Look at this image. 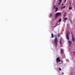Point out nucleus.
<instances>
[{"label": "nucleus", "mask_w": 75, "mask_h": 75, "mask_svg": "<svg viewBox=\"0 0 75 75\" xmlns=\"http://www.w3.org/2000/svg\"><path fill=\"white\" fill-rule=\"evenodd\" d=\"M54 42L55 44V46L57 47L58 44V39L57 37H55V39H54Z\"/></svg>", "instance_id": "nucleus-1"}, {"label": "nucleus", "mask_w": 75, "mask_h": 75, "mask_svg": "<svg viewBox=\"0 0 75 75\" xmlns=\"http://www.w3.org/2000/svg\"><path fill=\"white\" fill-rule=\"evenodd\" d=\"M61 53L62 54H63V52H63V50H62V49L61 50Z\"/></svg>", "instance_id": "nucleus-8"}, {"label": "nucleus", "mask_w": 75, "mask_h": 75, "mask_svg": "<svg viewBox=\"0 0 75 75\" xmlns=\"http://www.w3.org/2000/svg\"><path fill=\"white\" fill-rule=\"evenodd\" d=\"M59 71H61V69L60 68H59Z\"/></svg>", "instance_id": "nucleus-18"}, {"label": "nucleus", "mask_w": 75, "mask_h": 75, "mask_svg": "<svg viewBox=\"0 0 75 75\" xmlns=\"http://www.w3.org/2000/svg\"><path fill=\"white\" fill-rule=\"evenodd\" d=\"M69 10H71V9H72V8L69 7Z\"/></svg>", "instance_id": "nucleus-17"}, {"label": "nucleus", "mask_w": 75, "mask_h": 75, "mask_svg": "<svg viewBox=\"0 0 75 75\" xmlns=\"http://www.w3.org/2000/svg\"><path fill=\"white\" fill-rule=\"evenodd\" d=\"M50 17H51V16H52V14H51V13H50Z\"/></svg>", "instance_id": "nucleus-20"}, {"label": "nucleus", "mask_w": 75, "mask_h": 75, "mask_svg": "<svg viewBox=\"0 0 75 75\" xmlns=\"http://www.w3.org/2000/svg\"><path fill=\"white\" fill-rule=\"evenodd\" d=\"M59 1L60 3H62V0H59Z\"/></svg>", "instance_id": "nucleus-14"}, {"label": "nucleus", "mask_w": 75, "mask_h": 75, "mask_svg": "<svg viewBox=\"0 0 75 75\" xmlns=\"http://www.w3.org/2000/svg\"><path fill=\"white\" fill-rule=\"evenodd\" d=\"M63 7V8H65V6H64L63 7Z\"/></svg>", "instance_id": "nucleus-22"}, {"label": "nucleus", "mask_w": 75, "mask_h": 75, "mask_svg": "<svg viewBox=\"0 0 75 75\" xmlns=\"http://www.w3.org/2000/svg\"><path fill=\"white\" fill-rule=\"evenodd\" d=\"M65 1H64V3H66V1H67V0H64Z\"/></svg>", "instance_id": "nucleus-23"}, {"label": "nucleus", "mask_w": 75, "mask_h": 75, "mask_svg": "<svg viewBox=\"0 0 75 75\" xmlns=\"http://www.w3.org/2000/svg\"><path fill=\"white\" fill-rule=\"evenodd\" d=\"M57 17H58V16L56 14H55V18H57Z\"/></svg>", "instance_id": "nucleus-12"}, {"label": "nucleus", "mask_w": 75, "mask_h": 75, "mask_svg": "<svg viewBox=\"0 0 75 75\" xmlns=\"http://www.w3.org/2000/svg\"><path fill=\"white\" fill-rule=\"evenodd\" d=\"M70 3H71V2H70Z\"/></svg>", "instance_id": "nucleus-26"}, {"label": "nucleus", "mask_w": 75, "mask_h": 75, "mask_svg": "<svg viewBox=\"0 0 75 75\" xmlns=\"http://www.w3.org/2000/svg\"><path fill=\"white\" fill-rule=\"evenodd\" d=\"M60 44L61 45V40L60 41Z\"/></svg>", "instance_id": "nucleus-21"}, {"label": "nucleus", "mask_w": 75, "mask_h": 75, "mask_svg": "<svg viewBox=\"0 0 75 75\" xmlns=\"http://www.w3.org/2000/svg\"><path fill=\"white\" fill-rule=\"evenodd\" d=\"M58 8H56V10L55 11L56 12H57V11H58Z\"/></svg>", "instance_id": "nucleus-11"}, {"label": "nucleus", "mask_w": 75, "mask_h": 75, "mask_svg": "<svg viewBox=\"0 0 75 75\" xmlns=\"http://www.w3.org/2000/svg\"><path fill=\"white\" fill-rule=\"evenodd\" d=\"M61 3L60 2H59L58 4V5L59 6V5H60V4Z\"/></svg>", "instance_id": "nucleus-19"}, {"label": "nucleus", "mask_w": 75, "mask_h": 75, "mask_svg": "<svg viewBox=\"0 0 75 75\" xmlns=\"http://www.w3.org/2000/svg\"><path fill=\"white\" fill-rule=\"evenodd\" d=\"M56 7V6H54V9H56V8H55Z\"/></svg>", "instance_id": "nucleus-16"}, {"label": "nucleus", "mask_w": 75, "mask_h": 75, "mask_svg": "<svg viewBox=\"0 0 75 75\" xmlns=\"http://www.w3.org/2000/svg\"><path fill=\"white\" fill-rule=\"evenodd\" d=\"M68 35H70V33H69V32L67 31L66 33V36L67 39L68 40H69V37Z\"/></svg>", "instance_id": "nucleus-2"}, {"label": "nucleus", "mask_w": 75, "mask_h": 75, "mask_svg": "<svg viewBox=\"0 0 75 75\" xmlns=\"http://www.w3.org/2000/svg\"><path fill=\"white\" fill-rule=\"evenodd\" d=\"M71 34L72 35V40L74 42L75 41V38L74 37V35L72 34V32H71Z\"/></svg>", "instance_id": "nucleus-3"}, {"label": "nucleus", "mask_w": 75, "mask_h": 75, "mask_svg": "<svg viewBox=\"0 0 75 75\" xmlns=\"http://www.w3.org/2000/svg\"><path fill=\"white\" fill-rule=\"evenodd\" d=\"M59 36H60V34H59L58 33V37H59Z\"/></svg>", "instance_id": "nucleus-15"}, {"label": "nucleus", "mask_w": 75, "mask_h": 75, "mask_svg": "<svg viewBox=\"0 0 75 75\" xmlns=\"http://www.w3.org/2000/svg\"><path fill=\"white\" fill-rule=\"evenodd\" d=\"M62 75H63L64 73L63 72H62Z\"/></svg>", "instance_id": "nucleus-24"}, {"label": "nucleus", "mask_w": 75, "mask_h": 75, "mask_svg": "<svg viewBox=\"0 0 75 75\" xmlns=\"http://www.w3.org/2000/svg\"><path fill=\"white\" fill-rule=\"evenodd\" d=\"M64 21H67V20H68V18H64Z\"/></svg>", "instance_id": "nucleus-7"}, {"label": "nucleus", "mask_w": 75, "mask_h": 75, "mask_svg": "<svg viewBox=\"0 0 75 75\" xmlns=\"http://www.w3.org/2000/svg\"><path fill=\"white\" fill-rule=\"evenodd\" d=\"M62 6H64V4H62Z\"/></svg>", "instance_id": "nucleus-25"}, {"label": "nucleus", "mask_w": 75, "mask_h": 75, "mask_svg": "<svg viewBox=\"0 0 75 75\" xmlns=\"http://www.w3.org/2000/svg\"><path fill=\"white\" fill-rule=\"evenodd\" d=\"M68 42L69 43V46L71 45V41L70 40H68Z\"/></svg>", "instance_id": "nucleus-6"}, {"label": "nucleus", "mask_w": 75, "mask_h": 75, "mask_svg": "<svg viewBox=\"0 0 75 75\" xmlns=\"http://www.w3.org/2000/svg\"><path fill=\"white\" fill-rule=\"evenodd\" d=\"M66 15V13H65L63 15V17H65Z\"/></svg>", "instance_id": "nucleus-13"}, {"label": "nucleus", "mask_w": 75, "mask_h": 75, "mask_svg": "<svg viewBox=\"0 0 75 75\" xmlns=\"http://www.w3.org/2000/svg\"><path fill=\"white\" fill-rule=\"evenodd\" d=\"M55 14H56L57 16H61V13H59V12L56 13Z\"/></svg>", "instance_id": "nucleus-5"}, {"label": "nucleus", "mask_w": 75, "mask_h": 75, "mask_svg": "<svg viewBox=\"0 0 75 75\" xmlns=\"http://www.w3.org/2000/svg\"><path fill=\"white\" fill-rule=\"evenodd\" d=\"M61 21V18L59 19V23Z\"/></svg>", "instance_id": "nucleus-10"}, {"label": "nucleus", "mask_w": 75, "mask_h": 75, "mask_svg": "<svg viewBox=\"0 0 75 75\" xmlns=\"http://www.w3.org/2000/svg\"><path fill=\"white\" fill-rule=\"evenodd\" d=\"M60 61H61V60H60L59 57H57L56 59V62L57 63H58V62H60Z\"/></svg>", "instance_id": "nucleus-4"}, {"label": "nucleus", "mask_w": 75, "mask_h": 75, "mask_svg": "<svg viewBox=\"0 0 75 75\" xmlns=\"http://www.w3.org/2000/svg\"><path fill=\"white\" fill-rule=\"evenodd\" d=\"M51 37L52 38H53V37H54V35L53 34V33H52Z\"/></svg>", "instance_id": "nucleus-9"}]
</instances>
